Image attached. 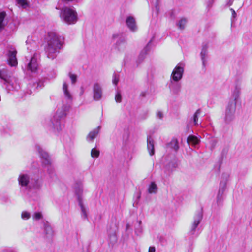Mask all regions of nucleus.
Listing matches in <instances>:
<instances>
[{"label":"nucleus","instance_id":"obj_33","mask_svg":"<svg viewBox=\"0 0 252 252\" xmlns=\"http://www.w3.org/2000/svg\"><path fill=\"white\" fill-rule=\"evenodd\" d=\"M91 155L93 158H98L99 155V151L95 148H93L91 150Z\"/></svg>","mask_w":252,"mask_h":252},{"label":"nucleus","instance_id":"obj_6","mask_svg":"<svg viewBox=\"0 0 252 252\" xmlns=\"http://www.w3.org/2000/svg\"><path fill=\"white\" fill-rule=\"evenodd\" d=\"M184 64L182 63H180L177 65L171 73V80L174 82H178L182 78L184 71Z\"/></svg>","mask_w":252,"mask_h":252},{"label":"nucleus","instance_id":"obj_36","mask_svg":"<svg viewBox=\"0 0 252 252\" xmlns=\"http://www.w3.org/2000/svg\"><path fill=\"white\" fill-rule=\"evenodd\" d=\"M126 43V40L125 39H120V40H119V41H117L116 42L117 48H118L120 49L121 48V44L125 45Z\"/></svg>","mask_w":252,"mask_h":252},{"label":"nucleus","instance_id":"obj_9","mask_svg":"<svg viewBox=\"0 0 252 252\" xmlns=\"http://www.w3.org/2000/svg\"><path fill=\"white\" fill-rule=\"evenodd\" d=\"M226 181H221L217 196V202L218 204H221L223 201V195L226 187Z\"/></svg>","mask_w":252,"mask_h":252},{"label":"nucleus","instance_id":"obj_23","mask_svg":"<svg viewBox=\"0 0 252 252\" xmlns=\"http://www.w3.org/2000/svg\"><path fill=\"white\" fill-rule=\"evenodd\" d=\"M44 232L47 237L52 236L54 234V231L51 225L46 223L44 226Z\"/></svg>","mask_w":252,"mask_h":252},{"label":"nucleus","instance_id":"obj_5","mask_svg":"<svg viewBox=\"0 0 252 252\" xmlns=\"http://www.w3.org/2000/svg\"><path fill=\"white\" fill-rule=\"evenodd\" d=\"M203 218V213L201 210L197 211L194 217L193 220L190 225V229L189 230V234L191 235H194L196 231V229L198 225L201 222Z\"/></svg>","mask_w":252,"mask_h":252},{"label":"nucleus","instance_id":"obj_30","mask_svg":"<svg viewBox=\"0 0 252 252\" xmlns=\"http://www.w3.org/2000/svg\"><path fill=\"white\" fill-rule=\"evenodd\" d=\"M187 23V20L185 18L181 19L178 23V26L180 29H184Z\"/></svg>","mask_w":252,"mask_h":252},{"label":"nucleus","instance_id":"obj_29","mask_svg":"<svg viewBox=\"0 0 252 252\" xmlns=\"http://www.w3.org/2000/svg\"><path fill=\"white\" fill-rule=\"evenodd\" d=\"M17 1L18 4L23 8H26L29 6L27 0H17Z\"/></svg>","mask_w":252,"mask_h":252},{"label":"nucleus","instance_id":"obj_12","mask_svg":"<svg viewBox=\"0 0 252 252\" xmlns=\"http://www.w3.org/2000/svg\"><path fill=\"white\" fill-rule=\"evenodd\" d=\"M126 24L129 30L134 32L137 30V27L136 25L135 20L132 16H128L126 19Z\"/></svg>","mask_w":252,"mask_h":252},{"label":"nucleus","instance_id":"obj_45","mask_svg":"<svg viewBox=\"0 0 252 252\" xmlns=\"http://www.w3.org/2000/svg\"><path fill=\"white\" fill-rule=\"evenodd\" d=\"M117 37H118V34H114L113 35V38H114V39L117 38Z\"/></svg>","mask_w":252,"mask_h":252},{"label":"nucleus","instance_id":"obj_24","mask_svg":"<svg viewBox=\"0 0 252 252\" xmlns=\"http://www.w3.org/2000/svg\"><path fill=\"white\" fill-rule=\"evenodd\" d=\"M240 94V89L238 87H236L232 92L231 98L229 101L235 100V104H237V99L239 97Z\"/></svg>","mask_w":252,"mask_h":252},{"label":"nucleus","instance_id":"obj_42","mask_svg":"<svg viewBox=\"0 0 252 252\" xmlns=\"http://www.w3.org/2000/svg\"><path fill=\"white\" fill-rule=\"evenodd\" d=\"M43 86V83L42 82L40 81L37 83V86L36 87L37 88H41Z\"/></svg>","mask_w":252,"mask_h":252},{"label":"nucleus","instance_id":"obj_21","mask_svg":"<svg viewBox=\"0 0 252 252\" xmlns=\"http://www.w3.org/2000/svg\"><path fill=\"white\" fill-rule=\"evenodd\" d=\"M5 16V12H2L0 13V32L4 29L7 24V22L4 20Z\"/></svg>","mask_w":252,"mask_h":252},{"label":"nucleus","instance_id":"obj_26","mask_svg":"<svg viewBox=\"0 0 252 252\" xmlns=\"http://www.w3.org/2000/svg\"><path fill=\"white\" fill-rule=\"evenodd\" d=\"M151 42H152V40H150L148 42V43L147 44V46L142 51V52H141V53H140V57H142V58H144L145 56L150 51V50L151 49L150 44H151Z\"/></svg>","mask_w":252,"mask_h":252},{"label":"nucleus","instance_id":"obj_17","mask_svg":"<svg viewBox=\"0 0 252 252\" xmlns=\"http://www.w3.org/2000/svg\"><path fill=\"white\" fill-rule=\"evenodd\" d=\"M12 73L7 70L3 69L0 72V77L1 79L4 80L5 83H9L10 81V78L11 77Z\"/></svg>","mask_w":252,"mask_h":252},{"label":"nucleus","instance_id":"obj_20","mask_svg":"<svg viewBox=\"0 0 252 252\" xmlns=\"http://www.w3.org/2000/svg\"><path fill=\"white\" fill-rule=\"evenodd\" d=\"M207 49L208 46L206 44L203 46L201 53V60L202 61V64L204 66L205 65V63L207 61Z\"/></svg>","mask_w":252,"mask_h":252},{"label":"nucleus","instance_id":"obj_44","mask_svg":"<svg viewBox=\"0 0 252 252\" xmlns=\"http://www.w3.org/2000/svg\"><path fill=\"white\" fill-rule=\"evenodd\" d=\"M140 95H141V96H143V97H144V96H145L146 94H145V92H142V93L141 94H140Z\"/></svg>","mask_w":252,"mask_h":252},{"label":"nucleus","instance_id":"obj_47","mask_svg":"<svg viewBox=\"0 0 252 252\" xmlns=\"http://www.w3.org/2000/svg\"><path fill=\"white\" fill-rule=\"evenodd\" d=\"M232 2L230 0L229 2H228L229 5H231L232 4Z\"/></svg>","mask_w":252,"mask_h":252},{"label":"nucleus","instance_id":"obj_41","mask_svg":"<svg viewBox=\"0 0 252 252\" xmlns=\"http://www.w3.org/2000/svg\"><path fill=\"white\" fill-rule=\"evenodd\" d=\"M156 249L155 247H150L148 252H155Z\"/></svg>","mask_w":252,"mask_h":252},{"label":"nucleus","instance_id":"obj_16","mask_svg":"<svg viewBox=\"0 0 252 252\" xmlns=\"http://www.w3.org/2000/svg\"><path fill=\"white\" fill-rule=\"evenodd\" d=\"M74 189L76 194L78 196V200H82L81 195L83 193V185L81 182H77L74 186Z\"/></svg>","mask_w":252,"mask_h":252},{"label":"nucleus","instance_id":"obj_3","mask_svg":"<svg viewBox=\"0 0 252 252\" xmlns=\"http://www.w3.org/2000/svg\"><path fill=\"white\" fill-rule=\"evenodd\" d=\"M61 19L68 24H74L77 21V12L70 8H63L60 13Z\"/></svg>","mask_w":252,"mask_h":252},{"label":"nucleus","instance_id":"obj_19","mask_svg":"<svg viewBox=\"0 0 252 252\" xmlns=\"http://www.w3.org/2000/svg\"><path fill=\"white\" fill-rule=\"evenodd\" d=\"M147 149L150 156H152L154 154V140L151 137H148L147 138Z\"/></svg>","mask_w":252,"mask_h":252},{"label":"nucleus","instance_id":"obj_13","mask_svg":"<svg viewBox=\"0 0 252 252\" xmlns=\"http://www.w3.org/2000/svg\"><path fill=\"white\" fill-rule=\"evenodd\" d=\"M100 129V126H98L97 127L90 132L86 137L87 141L89 142H92L98 134Z\"/></svg>","mask_w":252,"mask_h":252},{"label":"nucleus","instance_id":"obj_48","mask_svg":"<svg viewBox=\"0 0 252 252\" xmlns=\"http://www.w3.org/2000/svg\"><path fill=\"white\" fill-rule=\"evenodd\" d=\"M232 2L230 0L229 2H228L229 5H231L232 4Z\"/></svg>","mask_w":252,"mask_h":252},{"label":"nucleus","instance_id":"obj_43","mask_svg":"<svg viewBox=\"0 0 252 252\" xmlns=\"http://www.w3.org/2000/svg\"><path fill=\"white\" fill-rule=\"evenodd\" d=\"M230 10L232 11V16L235 18L236 15L235 11L232 8H231Z\"/></svg>","mask_w":252,"mask_h":252},{"label":"nucleus","instance_id":"obj_38","mask_svg":"<svg viewBox=\"0 0 252 252\" xmlns=\"http://www.w3.org/2000/svg\"><path fill=\"white\" fill-rule=\"evenodd\" d=\"M113 83L117 85L118 82H119V77L116 74H114L113 75V80H112Z\"/></svg>","mask_w":252,"mask_h":252},{"label":"nucleus","instance_id":"obj_34","mask_svg":"<svg viewBox=\"0 0 252 252\" xmlns=\"http://www.w3.org/2000/svg\"><path fill=\"white\" fill-rule=\"evenodd\" d=\"M68 76L69 77V78L71 80V83L72 84H74L77 81V75L74 74H73L71 72H69L68 73Z\"/></svg>","mask_w":252,"mask_h":252},{"label":"nucleus","instance_id":"obj_18","mask_svg":"<svg viewBox=\"0 0 252 252\" xmlns=\"http://www.w3.org/2000/svg\"><path fill=\"white\" fill-rule=\"evenodd\" d=\"M39 152L40 153L41 158L43 159V164L45 165L50 164L51 161L48 154L46 152L40 149H39Z\"/></svg>","mask_w":252,"mask_h":252},{"label":"nucleus","instance_id":"obj_25","mask_svg":"<svg viewBox=\"0 0 252 252\" xmlns=\"http://www.w3.org/2000/svg\"><path fill=\"white\" fill-rule=\"evenodd\" d=\"M158 191V187L155 182H152L148 188V192L150 194L156 193Z\"/></svg>","mask_w":252,"mask_h":252},{"label":"nucleus","instance_id":"obj_15","mask_svg":"<svg viewBox=\"0 0 252 252\" xmlns=\"http://www.w3.org/2000/svg\"><path fill=\"white\" fill-rule=\"evenodd\" d=\"M30 181L29 176L27 174H21L18 178V182L20 186L27 187Z\"/></svg>","mask_w":252,"mask_h":252},{"label":"nucleus","instance_id":"obj_27","mask_svg":"<svg viewBox=\"0 0 252 252\" xmlns=\"http://www.w3.org/2000/svg\"><path fill=\"white\" fill-rule=\"evenodd\" d=\"M201 114V110L200 109H198L196 110V111L194 114L193 117H192V120L193 121L194 125L195 126H197L198 125V117Z\"/></svg>","mask_w":252,"mask_h":252},{"label":"nucleus","instance_id":"obj_31","mask_svg":"<svg viewBox=\"0 0 252 252\" xmlns=\"http://www.w3.org/2000/svg\"><path fill=\"white\" fill-rule=\"evenodd\" d=\"M169 146L171 148H173L176 151H177L179 148L178 142L177 140H172L169 144Z\"/></svg>","mask_w":252,"mask_h":252},{"label":"nucleus","instance_id":"obj_4","mask_svg":"<svg viewBox=\"0 0 252 252\" xmlns=\"http://www.w3.org/2000/svg\"><path fill=\"white\" fill-rule=\"evenodd\" d=\"M236 108L235 100L229 101L225 111V121L226 123H229L234 119Z\"/></svg>","mask_w":252,"mask_h":252},{"label":"nucleus","instance_id":"obj_49","mask_svg":"<svg viewBox=\"0 0 252 252\" xmlns=\"http://www.w3.org/2000/svg\"><path fill=\"white\" fill-rule=\"evenodd\" d=\"M126 228H128V224H127V225H126Z\"/></svg>","mask_w":252,"mask_h":252},{"label":"nucleus","instance_id":"obj_28","mask_svg":"<svg viewBox=\"0 0 252 252\" xmlns=\"http://www.w3.org/2000/svg\"><path fill=\"white\" fill-rule=\"evenodd\" d=\"M78 202H79V206H80V207L81 208L82 216H83V217L84 218H87V212H86L85 208V207L84 206V205L83 204L82 201V200H80Z\"/></svg>","mask_w":252,"mask_h":252},{"label":"nucleus","instance_id":"obj_7","mask_svg":"<svg viewBox=\"0 0 252 252\" xmlns=\"http://www.w3.org/2000/svg\"><path fill=\"white\" fill-rule=\"evenodd\" d=\"M8 53L7 54L8 64L11 66H15L18 64L16 58L17 51L15 48L12 46L7 47Z\"/></svg>","mask_w":252,"mask_h":252},{"label":"nucleus","instance_id":"obj_35","mask_svg":"<svg viewBox=\"0 0 252 252\" xmlns=\"http://www.w3.org/2000/svg\"><path fill=\"white\" fill-rule=\"evenodd\" d=\"M31 217V214L27 211H23L21 214V218L23 220H28Z\"/></svg>","mask_w":252,"mask_h":252},{"label":"nucleus","instance_id":"obj_10","mask_svg":"<svg viewBox=\"0 0 252 252\" xmlns=\"http://www.w3.org/2000/svg\"><path fill=\"white\" fill-rule=\"evenodd\" d=\"M102 95V90L101 86L97 83L93 85V98L95 101L99 100Z\"/></svg>","mask_w":252,"mask_h":252},{"label":"nucleus","instance_id":"obj_32","mask_svg":"<svg viewBox=\"0 0 252 252\" xmlns=\"http://www.w3.org/2000/svg\"><path fill=\"white\" fill-rule=\"evenodd\" d=\"M43 215L41 212H35L32 216L33 220H37L42 219Z\"/></svg>","mask_w":252,"mask_h":252},{"label":"nucleus","instance_id":"obj_8","mask_svg":"<svg viewBox=\"0 0 252 252\" xmlns=\"http://www.w3.org/2000/svg\"><path fill=\"white\" fill-rule=\"evenodd\" d=\"M63 97L67 103H71L73 100V95L69 90L68 84L63 82L62 87Z\"/></svg>","mask_w":252,"mask_h":252},{"label":"nucleus","instance_id":"obj_46","mask_svg":"<svg viewBox=\"0 0 252 252\" xmlns=\"http://www.w3.org/2000/svg\"><path fill=\"white\" fill-rule=\"evenodd\" d=\"M141 220H139L138 221V223H139V226H141Z\"/></svg>","mask_w":252,"mask_h":252},{"label":"nucleus","instance_id":"obj_14","mask_svg":"<svg viewBox=\"0 0 252 252\" xmlns=\"http://www.w3.org/2000/svg\"><path fill=\"white\" fill-rule=\"evenodd\" d=\"M169 87L172 92L175 94H177L181 90V86L178 82H174L171 80Z\"/></svg>","mask_w":252,"mask_h":252},{"label":"nucleus","instance_id":"obj_1","mask_svg":"<svg viewBox=\"0 0 252 252\" xmlns=\"http://www.w3.org/2000/svg\"><path fill=\"white\" fill-rule=\"evenodd\" d=\"M49 39L46 48V53L49 59H54L59 53L63 42V38L54 32L48 34Z\"/></svg>","mask_w":252,"mask_h":252},{"label":"nucleus","instance_id":"obj_11","mask_svg":"<svg viewBox=\"0 0 252 252\" xmlns=\"http://www.w3.org/2000/svg\"><path fill=\"white\" fill-rule=\"evenodd\" d=\"M37 58L38 55L34 54L28 64L27 68L32 72H35L38 68Z\"/></svg>","mask_w":252,"mask_h":252},{"label":"nucleus","instance_id":"obj_39","mask_svg":"<svg viewBox=\"0 0 252 252\" xmlns=\"http://www.w3.org/2000/svg\"><path fill=\"white\" fill-rule=\"evenodd\" d=\"M143 232V227L142 226H139L138 227L135 229V233L137 235H141Z\"/></svg>","mask_w":252,"mask_h":252},{"label":"nucleus","instance_id":"obj_37","mask_svg":"<svg viewBox=\"0 0 252 252\" xmlns=\"http://www.w3.org/2000/svg\"><path fill=\"white\" fill-rule=\"evenodd\" d=\"M115 101L117 103H120L121 102L122 96H121V94L120 92H119V91L117 92L115 96Z\"/></svg>","mask_w":252,"mask_h":252},{"label":"nucleus","instance_id":"obj_40","mask_svg":"<svg viewBox=\"0 0 252 252\" xmlns=\"http://www.w3.org/2000/svg\"><path fill=\"white\" fill-rule=\"evenodd\" d=\"M156 117L159 119H162L163 117V114L160 111H158L156 113Z\"/></svg>","mask_w":252,"mask_h":252},{"label":"nucleus","instance_id":"obj_22","mask_svg":"<svg viewBox=\"0 0 252 252\" xmlns=\"http://www.w3.org/2000/svg\"><path fill=\"white\" fill-rule=\"evenodd\" d=\"M200 140L199 139L194 136V135H189L188 136L187 138V142L189 144H191L194 146H195L199 143Z\"/></svg>","mask_w":252,"mask_h":252},{"label":"nucleus","instance_id":"obj_2","mask_svg":"<svg viewBox=\"0 0 252 252\" xmlns=\"http://www.w3.org/2000/svg\"><path fill=\"white\" fill-rule=\"evenodd\" d=\"M70 103L66 102V103L63 102L62 105L59 106L56 111L54 120H52V127L57 131L61 129L60 122L58 119H61L66 116L67 111L70 108Z\"/></svg>","mask_w":252,"mask_h":252}]
</instances>
